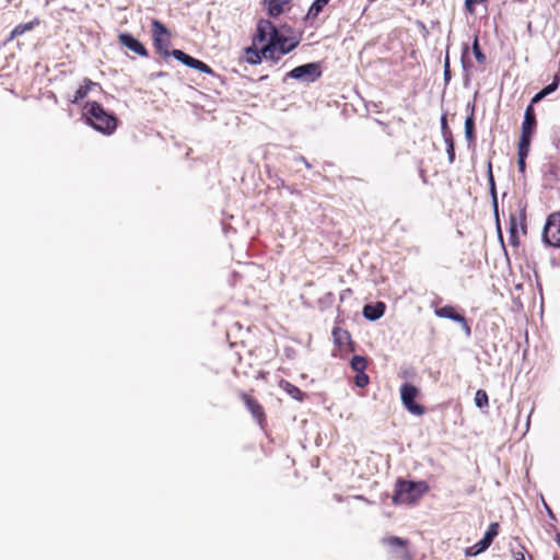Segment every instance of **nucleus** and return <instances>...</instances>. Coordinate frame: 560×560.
<instances>
[{"mask_svg": "<svg viewBox=\"0 0 560 560\" xmlns=\"http://www.w3.org/2000/svg\"><path fill=\"white\" fill-rule=\"evenodd\" d=\"M152 26V40L155 51L163 58L173 56L175 59L184 63L185 66L196 69L202 73L212 74L213 70L210 66L201 60H198L183 50L173 49L170 50L172 45V34L167 27L159 20H153Z\"/></svg>", "mask_w": 560, "mask_h": 560, "instance_id": "nucleus-1", "label": "nucleus"}, {"mask_svg": "<svg viewBox=\"0 0 560 560\" xmlns=\"http://www.w3.org/2000/svg\"><path fill=\"white\" fill-rule=\"evenodd\" d=\"M83 116L88 125L106 136L113 135L118 127V118L96 101L85 103Z\"/></svg>", "mask_w": 560, "mask_h": 560, "instance_id": "nucleus-2", "label": "nucleus"}, {"mask_svg": "<svg viewBox=\"0 0 560 560\" xmlns=\"http://www.w3.org/2000/svg\"><path fill=\"white\" fill-rule=\"evenodd\" d=\"M425 481H410L398 478L395 482L392 502L394 505H411L417 503L427 492Z\"/></svg>", "mask_w": 560, "mask_h": 560, "instance_id": "nucleus-3", "label": "nucleus"}, {"mask_svg": "<svg viewBox=\"0 0 560 560\" xmlns=\"http://www.w3.org/2000/svg\"><path fill=\"white\" fill-rule=\"evenodd\" d=\"M560 82V73L555 74L553 81L548 84L546 88H544L540 92L535 94L530 101V104L526 107L525 114H524V121L522 124V131L524 133H532L534 135L537 127V120L536 115L534 110V105L540 102L545 96L548 94L555 92Z\"/></svg>", "mask_w": 560, "mask_h": 560, "instance_id": "nucleus-4", "label": "nucleus"}, {"mask_svg": "<svg viewBox=\"0 0 560 560\" xmlns=\"http://www.w3.org/2000/svg\"><path fill=\"white\" fill-rule=\"evenodd\" d=\"M296 46L298 42H294L283 34H280L277 30V35L271 37V42L262 46V56L267 60L277 62L283 55L289 54Z\"/></svg>", "mask_w": 560, "mask_h": 560, "instance_id": "nucleus-5", "label": "nucleus"}, {"mask_svg": "<svg viewBox=\"0 0 560 560\" xmlns=\"http://www.w3.org/2000/svg\"><path fill=\"white\" fill-rule=\"evenodd\" d=\"M399 392L401 404L408 412L415 416H423L425 413V407L416 401L420 396V389L416 385L404 383Z\"/></svg>", "mask_w": 560, "mask_h": 560, "instance_id": "nucleus-6", "label": "nucleus"}, {"mask_svg": "<svg viewBox=\"0 0 560 560\" xmlns=\"http://www.w3.org/2000/svg\"><path fill=\"white\" fill-rule=\"evenodd\" d=\"M542 240L549 246L560 247V212L548 215L542 231Z\"/></svg>", "mask_w": 560, "mask_h": 560, "instance_id": "nucleus-7", "label": "nucleus"}, {"mask_svg": "<svg viewBox=\"0 0 560 560\" xmlns=\"http://www.w3.org/2000/svg\"><path fill=\"white\" fill-rule=\"evenodd\" d=\"M238 396L259 428L265 429L267 427V415L262 405L250 393L241 392Z\"/></svg>", "mask_w": 560, "mask_h": 560, "instance_id": "nucleus-8", "label": "nucleus"}, {"mask_svg": "<svg viewBox=\"0 0 560 560\" xmlns=\"http://www.w3.org/2000/svg\"><path fill=\"white\" fill-rule=\"evenodd\" d=\"M277 35V27L269 20H260L257 23L256 31L253 35V44L264 46L271 42V37Z\"/></svg>", "mask_w": 560, "mask_h": 560, "instance_id": "nucleus-9", "label": "nucleus"}, {"mask_svg": "<svg viewBox=\"0 0 560 560\" xmlns=\"http://www.w3.org/2000/svg\"><path fill=\"white\" fill-rule=\"evenodd\" d=\"M322 75V69L319 63L311 62L306 65H302L292 69L288 77L298 79V80H306L310 82H314Z\"/></svg>", "mask_w": 560, "mask_h": 560, "instance_id": "nucleus-10", "label": "nucleus"}, {"mask_svg": "<svg viewBox=\"0 0 560 560\" xmlns=\"http://www.w3.org/2000/svg\"><path fill=\"white\" fill-rule=\"evenodd\" d=\"M382 544L393 548L396 557H399L402 560H412L408 550L409 541L407 539L396 536H387L382 539Z\"/></svg>", "mask_w": 560, "mask_h": 560, "instance_id": "nucleus-11", "label": "nucleus"}, {"mask_svg": "<svg viewBox=\"0 0 560 560\" xmlns=\"http://www.w3.org/2000/svg\"><path fill=\"white\" fill-rule=\"evenodd\" d=\"M331 335L334 343L340 352L350 353L354 351V343L351 340V335L348 330L340 327H334Z\"/></svg>", "mask_w": 560, "mask_h": 560, "instance_id": "nucleus-12", "label": "nucleus"}, {"mask_svg": "<svg viewBox=\"0 0 560 560\" xmlns=\"http://www.w3.org/2000/svg\"><path fill=\"white\" fill-rule=\"evenodd\" d=\"M118 43L140 57L149 56V51L144 45L135 38L130 33H120L118 35Z\"/></svg>", "mask_w": 560, "mask_h": 560, "instance_id": "nucleus-13", "label": "nucleus"}, {"mask_svg": "<svg viewBox=\"0 0 560 560\" xmlns=\"http://www.w3.org/2000/svg\"><path fill=\"white\" fill-rule=\"evenodd\" d=\"M434 313L438 317L448 318L462 324L467 329L468 332L470 331V328L467 324L465 316L459 314L454 306L445 305L443 307L435 308Z\"/></svg>", "mask_w": 560, "mask_h": 560, "instance_id": "nucleus-14", "label": "nucleus"}, {"mask_svg": "<svg viewBox=\"0 0 560 560\" xmlns=\"http://www.w3.org/2000/svg\"><path fill=\"white\" fill-rule=\"evenodd\" d=\"M330 0H314V2L308 8L306 15L304 16V22L313 26L315 21L317 20L320 12L329 3Z\"/></svg>", "mask_w": 560, "mask_h": 560, "instance_id": "nucleus-15", "label": "nucleus"}, {"mask_svg": "<svg viewBox=\"0 0 560 560\" xmlns=\"http://www.w3.org/2000/svg\"><path fill=\"white\" fill-rule=\"evenodd\" d=\"M523 220L518 219L515 214L510 215L509 220V242L512 246L517 247L520 245L518 238V226H523Z\"/></svg>", "mask_w": 560, "mask_h": 560, "instance_id": "nucleus-16", "label": "nucleus"}, {"mask_svg": "<svg viewBox=\"0 0 560 560\" xmlns=\"http://www.w3.org/2000/svg\"><path fill=\"white\" fill-rule=\"evenodd\" d=\"M386 310L384 302H376L375 304H366L363 307V315L370 320H376L381 318Z\"/></svg>", "mask_w": 560, "mask_h": 560, "instance_id": "nucleus-17", "label": "nucleus"}, {"mask_svg": "<svg viewBox=\"0 0 560 560\" xmlns=\"http://www.w3.org/2000/svg\"><path fill=\"white\" fill-rule=\"evenodd\" d=\"M267 8L268 15L271 18H277L281 15L285 7L289 4V0H265L264 1Z\"/></svg>", "mask_w": 560, "mask_h": 560, "instance_id": "nucleus-18", "label": "nucleus"}, {"mask_svg": "<svg viewBox=\"0 0 560 560\" xmlns=\"http://www.w3.org/2000/svg\"><path fill=\"white\" fill-rule=\"evenodd\" d=\"M244 58L250 65H258L261 62L262 56V46L252 44V46L246 47L244 49Z\"/></svg>", "mask_w": 560, "mask_h": 560, "instance_id": "nucleus-19", "label": "nucleus"}, {"mask_svg": "<svg viewBox=\"0 0 560 560\" xmlns=\"http://www.w3.org/2000/svg\"><path fill=\"white\" fill-rule=\"evenodd\" d=\"M279 386L293 399L298 401H303L305 399V393H303L298 386L290 383L289 381L281 380L279 382Z\"/></svg>", "mask_w": 560, "mask_h": 560, "instance_id": "nucleus-20", "label": "nucleus"}, {"mask_svg": "<svg viewBox=\"0 0 560 560\" xmlns=\"http://www.w3.org/2000/svg\"><path fill=\"white\" fill-rule=\"evenodd\" d=\"M39 24H40V20L38 18H35L34 20H32L27 23L18 24L11 31L9 39L12 40V39L23 35L25 32L32 31L34 27L38 26Z\"/></svg>", "mask_w": 560, "mask_h": 560, "instance_id": "nucleus-21", "label": "nucleus"}, {"mask_svg": "<svg viewBox=\"0 0 560 560\" xmlns=\"http://www.w3.org/2000/svg\"><path fill=\"white\" fill-rule=\"evenodd\" d=\"M475 107L471 106L469 109V115L466 117L465 120V137L469 143L475 142L476 135H475Z\"/></svg>", "mask_w": 560, "mask_h": 560, "instance_id": "nucleus-22", "label": "nucleus"}, {"mask_svg": "<svg viewBox=\"0 0 560 560\" xmlns=\"http://www.w3.org/2000/svg\"><path fill=\"white\" fill-rule=\"evenodd\" d=\"M95 83L92 82L90 79H84L83 83L77 89L73 98L71 100L72 103H78L79 101L83 100L89 92L91 91L92 86Z\"/></svg>", "mask_w": 560, "mask_h": 560, "instance_id": "nucleus-23", "label": "nucleus"}, {"mask_svg": "<svg viewBox=\"0 0 560 560\" xmlns=\"http://www.w3.org/2000/svg\"><path fill=\"white\" fill-rule=\"evenodd\" d=\"M532 133L521 132V137L517 143V154L528 155L532 143Z\"/></svg>", "mask_w": 560, "mask_h": 560, "instance_id": "nucleus-24", "label": "nucleus"}, {"mask_svg": "<svg viewBox=\"0 0 560 560\" xmlns=\"http://www.w3.org/2000/svg\"><path fill=\"white\" fill-rule=\"evenodd\" d=\"M350 365L355 373L365 372L368 368V360L362 355H353Z\"/></svg>", "mask_w": 560, "mask_h": 560, "instance_id": "nucleus-25", "label": "nucleus"}, {"mask_svg": "<svg viewBox=\"0 0 560 560\" xmlns=\"http://www.w3.org/2000/svg\"><path fill=\"white\" fill-rule=\"evenodd\" d=\"M472 54L477 60V62L480 65V66H483L487 61V57L486 55L482 52L481 48H480V45H479V37L478 35H475L474 37V42H472Z\"/></svg>", "mask_w": 560, "mask_h": 560, "instance_id": "nucleus-26", "label": "nucleus"}, {"mask_svg": "<svg viewBox=\"0 0 560 560\" xmlns=\"http://www.w3.org/2000/svg\"><path fill=\"white\" fill-rule=\"evenodd\" d=\"M489 547H490V545L487 544L483 539H481L477 544H475L466 549V556H468V557L477 556V555L483 552L485 550H487Z\"/></svg>", "mask_w": 560, "mask_h": 560, "instance_id": "nucleus-27", "label": "nucleus"}, {"mask_svg": "<svg viewBox=\"0 0 560 560\" xmlns=\"http://www.w3.org/2000/svg\"><path fill=\"white\" fill-rule=\"evenodd\" d=\"M475 404L478 408H487L489 406L488 394L485 389H478L475 394Z\"/></svg>", "mask_w": 560, "mask_h": 560, "instance_id": "nucleus-28", "label": "nucleus"}, {"mask_svg": "<svg viewBox=\"0 0 560 560\" xmlns=\"http://www.w3.org/2000/svg\"><path fill=\"white\" fill-rule=\"evenodd\" d=\"M498 534H499V524L497 522L491 523L482 539L487 544L491 545L493 539L498 536Z\"/></svg>", "mask_w": 560, "mask_h": 560, "instance_id": "nucleus-29", "label": "nucleus"}, {"mask_svg": "<svg viewBox=\"0 0 560 560\" xmlns=\"http://www.w3.org/2000/svg\"><path fill=\"white\" fill-rule=\"evenodd\" d=\"M370 383V377L365 372L357 373L354 376V384L358 387H365Z\"/></svg>", "mask_w": 560, "mask_h": 560, "instance_id": "nucleus-30", "label": "nucleus"}, {"mask_svg": "<svg viewBox=\"0 0 560 560\" xmlns=\"http://www.w3.org/2000/svg\"><path fill=\"white\" fill-rule=\"evenodd\" d=\"M446 143V152L448 156L450 163H453L455 161V145L453 138L444 139Z\"/></svg>", "mask_w": 560, "mask_h": 560, "instance_id": "nucleus-31", "label": "nucleus"}, {"mask_svg": "<svg viewBox=\"0 0 560 560\" xmlns=\"http://www.w3.org/2000/svg\"><path fill=\"white\" fill-rule=\"evenodd\" d=\"M527 552L526 548L518 544L516 548H512V556L514 560H526L525 553Z\"/></svg>", "mask_w": 560, "mask_h": 560, "instance_id": "nucleus-32", "label": "nucleus"}, {"mask_svg": "<svg viewBox=\"0 0 560 560\" xmlns=\"http://www.w3.org/2000/svg\"><path fill=\"white\" fill-rule=\"evenodd\" d=\"M487 168H488L487 171H488V180H489V185H490V190H491L493 197L495 198V183H494V177H493V173H492L491 161H488Z\"/></svg>", "mask_w": 560, "mask_h": 560, "instance_id": "nucleus-33", "label": "nucleus"}, {"mask_svg": "<svg viewBox=\"0 0 560 560\" xmlns=\"http://www.w3.org/2000/svg\"><path fill=\"white\" fill-rule=\"evenodd\" d=\"M486 2H488V0H465V9L468 13L474 14L475 7L477 4H483Z\"/></svg>", "mask_w": 560, "mask_h": 560, "instance_id": "nucleus-34", "label": "nucleus"}, {"mask_svg": "<svg viewBox=\"0 0 560 560\" xmlns=\"http://www.w3.org/2000/svg\"><path fill=\"white\" fill-rule=\"evenodd\" d=\"M441 129L444 139L453 138L452 131L448 128L446 116L443 115L441 118Z\"/></svg>", "mask_w": 560, "mask_h": 560, "instance_id": "nucleus-35", "label": "nucleus"}, {"mask_svg": "<svg viewBox=\"0 0 560 560\" xmlns=\"http://www.w3.org/2000/svg\"><path fill=\"white\" fill-rule=\"evenodd\" d=\"M468 51H469L468 45L464 44L463 52H462V63H463V68L465 70H467L471 67V62L467 58Z\"/></svg>", "mask_w": 560, "mask_h": 560, "instance_id": "nucleus-36", "label": "nucleus"}, {"mask_svg": "<svg viewBox=\"0 0 560 560\" xmlns=\"http://www.w3.org/2000/svg\"><path fill=\"white\" fill-rule=\"evenodd\" d=\"M528 155L517 154V167L520 173L524 174L526 171V158Z\"/></svg>", "mask_w": 560, "mask_h": 560, "instance_id": "nucleus-37", "label": "nucleus"}, {"mask_svg": "<svg viewBox=\"0 0 560 560\" xmlns=\"http://www.w3.org/2000/svg\"><path fill=\"white\" fill-rule=\"evenodd\" d=\"M450 59H448V56H446L445 58V62H444V75H445V80H448L450 79Z\"/></svg>", "mask_w": 560, "mask_h": 560, "instance_id": "nucleus-38", "label": "nucleus"}, {"mask_svg": "<svg viewBox=\"0 0 560 560\" xmlns=\"http://www.w3.org/2000/svg\"><path fill=\"white\" fill-rule=\"evenodd\" d=\"M556 541H557V544H558V545H559V547H560V534H557V536H556Z\"/></svg>", "mask_w": 560, "mask_h": 560, "instance_id": "nucleus-39", "label": "nucleus"}]
</instances>
